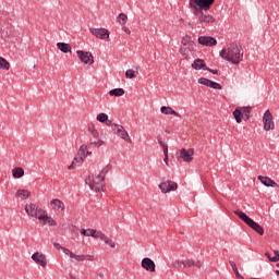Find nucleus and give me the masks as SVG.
I'll return each instance as SVG.
<instances>
[{
  "instance_id": "1",
  "label": "nucleus",
  "mask_w": 279,
  "mask_h": 279,
  "mask_svg": "<svg viewBox=\"0 0 279 279\" xmlns=\"http://www.w3.org/2000/svg\"><path fill=\"white\" fill-rule=\"evenodd\" d=\"M213 3H215V0H190V8L194 10V14L201 25L215 23L213 15L204 13V10H210Z\"/></svg>"
},
{
  "instance_id": "2",
  "label": "nucleus",
  "mask_w": 279,
  "mask_h": 279,
  "mask_svg": "<svg viewBox=\"0 0 279 279\" xmlns=\"http://www.w3.org/2000/svg\"><path fill=\"white\" fill-rule=\"evenodd\" d=\"M220 57L231 64H241L243 62V48L239 44H229L220 51Z\"/></svg>"
},
{
  "instance_id": "3",
  "label": "nucleus",
  "mask_w": 279,
  "mask_h": 279,
  "mask_svg": "<svg viewBox=\"0 0 279 279\" xmlns=\"http://www.w3.org/2000/svg\"><path fill=\"white\" fill-rule=\"evenodd\" d=\"M85 184L89 186L90 191L101 193L106 191V181L99 174H89L85 178Z\"/></svg>"
},
{
  "instance_id": "4",
  "label": "nucleus",
  "mask_w": 279,
  "mask_h": 279,
  "mask_svg": "<svg viewBox=\"0 0 279 279\" xmlns=\"http://www.w3.org/2000/svg\"><path fill=\"white\" fill-rule=\"evenodd\" d=\"M234 215H236L239 217V219L244 221V223H246V226H248V228H252V230L257 232V234H259L260 236H263V234H265V229H263V227L260 225H258L256 221H254L252 218L246 216L245 213L238 209V210H234Z\"/></svg>"
},
{
  "instance_id": "5",
  "label": "nucleus",
  "mask_w": 279,
  "mask_h": 279,
  "mask_svg": "<svg viewBox=\"0 0 279 279\" xmlns=\"http://www.w3.org/2000/svg\"><path fill=\"white\" fill-rule=\"evenodd\" d=\"M175 265L179 267V269H191V267H196L199 269L202 267V263L193 258L178 259Z\"/></svg>"
},
{
  "instance_id": "6",
  "label": "nucleus",
  "mask_w": 279,
  "mask_h": 279,
  "mask_svg": "<svg viewBox=\"0 0 279 279\" xmlns=\"http://www.w3.org/2000/svg\"><path fill=\"white\" fill-rule=\"evenodd\" d=\"M25 213L28 215V217H33L34 219H38L40 215L45 213V209H43L40 206L34 204V203H28L25 205Z\"/></svg>"
},
{
  "instance_id": "7",
  "label": "nucleus",
  "mask_w": 279,
  "mask_h": 279,
  "mask_svg": "<svg viewBox=\"0 0 279 279\" xmlns=\"http://www.w3.org/2000/svg\"><path fill=\"white\" fill-rule=\"evenodd\" d=\"M89 32L93 36H95V38L110 43V32L108 28H90Z\"/></svg>"
},
{
  "instance_id": "8",
  "label": "nucleus",
  "mask_w": 279,
  "mask_h": 279,
  "mask_svg": "<svg viewBox=\"0 0 279 279\" xmlns=\"http://www.w3.org/2000/svg\"><path fill=\"white\" fill-rule=\"evenodd\" d=\"M193 156H195V149L194 148H181L179 151V160H182L183 162H193Z\"/></svg>"
},
{
  "instance_id": "9",
  "label": "nucleus",
  "mask_w": 279,
  "mask_h": 279,
  "mask_svg": "<svg viewBox=\"0 0 279 279\" xmlns=\"http://www.w3.org/2000/svg\"><path fill=\"white\" fill-rule=\"evenodd\" d=\"M76 56H77L78 60L81 62H83V64H89L90 65V64L95 63L93 53H90V52H87V51H84V50H77Z\"/></svg>"
},
{
  "instance_id": "10",
  "label": "nucleus",
  "mask_w": 279,
  "mask_h": 279,
  "mask_svg": "<svg viewBox=\"0 0 279 279\" xmlns=\"http://www.w3.org/2000/svg\"><path fill=\"white\" fill-rule=\"evenodd\" d=\"M263 123H264V130L266 132H269V130H274V116L271 114V111L266 110L263 117Z\"/></svg>"
},
{
  "instance_id": "11",
  "label": "nucleus",
  "mask_w": 279,
  "mask_h": 279,
  "mask_svg": "<svg viewBox=\"0 0 279 279\" xmlns=\"http://www.w3.org/2000/svg\"><path fill=\"white\" fill-rule=\"evenodd\" d=\"M38 221L43 223V226H50L51 228H56L58 226V221L53 219V217L47 215V210H44V214L38 216Z\"/></svg>"
},
{
  "instance_id": "12",
  "label": "nucleus",
  "mask_w": 279,
  "mask_h": 279,
  "mask_svg": "<svg viewBox=\"0 0 279 279\" xmlns=\"http://www.w3.org/2000/svg\"><path fill=\"white\" fill-rule=\"evenodd\" d=\"M161 193H171V191H178V183L174 181H165L159 184Z\"/></svg>"
},
{
  "instance_id": "13",
  "label": "nucleus",
  "mask_w": 279,
  "mask_h": 279,
  "mask_svg": "<svg viewBox=\"0 0 279 279\" xmlns=\"http://www.w3.org/2000/svg\"><path fill=\"white\" fill-rule=\"evenodd\" d=\"M112 130L114 134L120 136V138H122L123 141H128L130 143V134H128V131H125V128H123V125L114 124L112 126Z\"/></svg>"
},
{
  "instance_id": "14",
  "label": "nucleus",
  "mask_w": 279,
  "mask_h": 279,
  "mask_svg": "<svg viewBox=\"0 0 279 279\" xmlns=\"http://www.w3.org/2000/svg\"><path fill=\"white\" fill-rule=\"evenodd\" d=\"M32 260H34V263H36V265H39L43 268L47 267V255L46 254L36 252L32 255Z\"/></svg>"
},
{
  "instance_id": "15",
  "label": "nucleus",
  "mask_w": 279,
  "mask_h": 279,
  "mask_svg": "<svg viewBox=\"0 0 279 279\" xmlns=\"http://www.w3.org/2000/svg\"><path fill=\"white\" fill-rule=\"evenodd\" d=\"M198 84H202L203 86H207L208 88H214L215 90H221V85L219 83L213 82L205 77L198 78Z\"/></svg>"
},
{
  "instance_id": "16",
  "label": "nucleus",
  "mask_w": 279,
  "mask_h": 279,
  "mask_svg": "<svg viewBox=\"0 0 279 279\" xmlns=\"http://www.w3.org/2000/svg\"><path fill=\"white\" fill-rule=\"evenodd\" d=\"M142 267L145 269V271H148L149 274H154L156 271V263L151 260V258L145 257L142 259Z\"/></svg>"
},
{
  "instance_id": "17",
  "label": "nucleus",
  "mask_w": 279,
  "mask_h": 279,
  "mask_svg": "<svg viewBox=\"0 0 279 279\" xmlns=\"http://www.w3.org/2000/svg\"><path fill=\"white\" fill-rule=\"evenodd\" d=\"M198 45H203L204 47H215L217 45V39L210 36H201L198 38Z\"/></svg>"
},
{
  "instance_id": "18",
  "label": "nucleus",
  "mask_w": 279,
  "mask_h": 279,
  "mask_svg": "<svg viewBox=\"0 0 279 279\" xmlns=\"http://www.w3.org/2000/svg\"><path fill=\"white\" fill-rule=\"evenodd\" d=\"M50 208L54 210V213H62V210H64L65 208V205L64 202L58 198H53L52 201H50Z\"/></svg>"
},
{
  "instance_id": "19",
  "label": "nucleus",
  "mask_w": 279,
  "mask_h": 279,
  "mask_svg": "<svg viewBox=\"0 0 279 279\" xmlns=\"http://www.w3.org/2000/svg\"><path fill=\"white\" fill-rule=\"evenodd\" d=\"M257 180H259V182H262L264 186H271L272 189H279L278 183H276V181L271 180V178L269 177L258 175Z\"/></svg>"
},
{
  "instance_id": "20",
  "label": "nucleus",
  "mask_w": 279,
  "mask_h": 279,
  "mask_svg": "<svg viewBox=\"0 0 279 279\" xmlns=\"http://www.w3.org/2000/svg\"><path fill=\"white\" fill-rule=\"evenodd\" d=\"M63 254H65V256H69L70 258H73L74 260H76V263H84V254L77 255L69 248H63Z\"/></svg>"
},
{
  "instance_id": "21",
  "label": "nucleus",
  "mask_w": 279,
  "mask_h": 279,
  "mask_svg": "<svg viewBox=\"0 0 279 279\" xmlns=\"http://www.w3.org/2000/svg\"><path fill=\"white\" fill-rule=\"evenodd\" d=\"M192 69H195V71H201V69H203V71H208V66H206V63L202 59H196L192 63Z\"/></svg>"
},
{
  "instance_id": "22",
  "label": "nucleus",
  "mask_w": 279,
  "mask_h": 279,
  "mask_svg": "<svg viewBox=\"0 0 279 279\" xmlns=\"http://www.w3.org/2000/svg\"><path fill=\"white\" fill-rule=\"evenodd\" d=\"M84 158L83 157H75L72 161V163L68 167L69 171H73L76 167H82L84 165Z\"/></svg>"
},
{
  "instance_id": "23",
  "label": "nucleus",
  "mask_w": 279,
  "mask_h": 279,
  "mask_svg": "<svg viewBox=\"0 0 279 279\" xmlns=\"http://www.w3.org/2000/svg\"><path fill=\"white\" fill-rule=\"evenodd\" d=\"M160 113L161 114H173V117H178V118L181 117L180 113H178L175 110H173V108L167 107V106H162L160 108Z\"/></svg>"
},
{
  "instance_id": "24",
  "label": "nucleus",
  "mask_w": 279,
  "mask_h": 279,
  "mask_svg": "<svg viewBox=\"0 0 279 279\" xmlns=\"http://www.w3.org/2000/svg\"><path fill=\"white\" fill-rule=\"evenodd\" d=\"M110 171H112V165L111 163H107L98 173V175L106 182V175H108V173H110Z\"/></svg>"
},
{
  "instance_id": "25",
  "label": "nucleus",
  "mask_w": 279,
  "mask_h": 279,
  "mask_svg": "<svg viewBox=\"0 0 279 279\" xmlns=\"http://www.w3.org/2000/svg\"><path fill=\"white\" fill-rule=\"evenodd\" d=\"M57 49H59V51H62V53H71L72 51L71 46L66 43H58Z\"/></svg>"
},
{
  "instance_id": "26",
  "label": "nucleus",
  "mask_w": 279,
  "mask_h": 279,
  "mask_svg": "<svg viewBox=\"0 0 279 279\" xmlns=\"http://www.w3.org/2000/svg\"><path fill=\"white\" fill-rule=\"evenodd\" d=\"M96 121H99V123H106V125H112V120L108 119L106 113H99L96 117Z\"/></svg>"
},
{
  "instance_id": "27",
  "label": "nucleus",
  "mask_w": 279,
  "mask_h": 279,
  "mask_svg": "<svg viewBox=\"0 0 279 279\" xmlns=\"http://www.w3.org/2000/svg\"><path fill=\"white\" fill-rule=\"evenodd\" d=\"M195 46H181L180 53L183 58H189L190 53L193 51Z\"/></svg>"
},
{
  "instance_id": "28",
  "label": "nucleus",
  "mask_w": 279,
  "mask_h": 279,
  "mask_svg": "<svg viewBox=\"0 0 279 279\" xmlns=\"http://www.w3.org/2000/svg\"><path fill=\"white\" fill-rule=\"evenodd\" d=\"M12 175L15 180H19L20 178H23V175H25V170L21 167L14 168L12 170Z\"/></svg>"
},
{
  "instance_id": "29",
  "label": "nucleus",
  "mask_w": 279,
  "mask_h": 279,
  "mask_svg": "<svg viewBox=\"0 0 279 279\" xmlns=\"http://www.w3.org/2000/svg\"><path fill=\"white\" fill-rule=\"evenodd\" d=\"M110 97H123L125 95V89L123 88H114L109 90Z\"/></svg>"
},
{
  "instance_id": "30",
  "label": "nucleus",
  "mask_w": 279,
  "mask_h": 279,
  "mask_svg": "<svg viewBox=\"0 0 279 279\" xmlns=\"http://www.w3.org/2000/svg\"><path fill=\"white\" fill-rule=\"evenodd\" d=\"M29 195H32V192L28 190H17L15 193V197H22V199L29 198Z\"/></svg>"
},
{
  "instance_id": "31",
  "label": "nucleus",
  "mask_w": 279,
  "mask_h": 279,
  "mask_svg": "<svg viewBox=\"0 0 279 279\" xmlns=\"http://www.w3.org/2000/svg\"><path fill=\"white\" fill-rule=\"evenodd\" d=\"M186 46H195V43L191 38V36H184L181 41V47H186Z\"/></svg>"
},
{
  "instance_id": "32",
  "label": "nucleus",
  "mask_w": 279,
  "mask_h": 279,
  "mask_svg": "<svg viewBox=\"0 0 279 279\" xmlns=\"http://www.w3.org/2000/svg\"><path fill=\"white\" fill-rule=\"evenodd\" d=\"M0 69L2 71H10V62L3 57H0Z\"/></svg>"
},
{
  "instance_id": "33",
  "label": "nucleus",
  "mask_w": 279,
  "mask_h": 279,
  "mask_svg": "<svg viewBox=\"0 0 279 279\" xmlns=\"http://www.w3.org/2000/svg\"><path fill=\"white\" fill-rule=\"evenodd\" d=\"M86 151H87V145L83 144L78 148L77 156L80 158H84V160H86Z\"/></svg>"
},
{
  "instance_id": "34",
  "label": "nucleus",
  "mask_w": 279,
  "mask_h": 279,
  "mask_svg": "<svg viewBox=\"0 0 279 279\" xmlns=\"http://www.w3.org/2000/svg\"><path fill=\"white\" fill-rule=\"evenodd\" d=\"M233 117L236 123H241L243 121V111H241V109H235L233 111Z\"/></svg>"
},
{
  "instance_id": "35",
  "label": "nucleus",
  "mask_w": 279,
  "mask_h": 279,
  "mask_svg": "<svg viewBox=\"0 0 279 279\" xmlns=\"http://www.w3.org/2000/svg\"><path fill=\"white\" fill-rule=\"evenodd\" d=\"M102 241H104V243H106V245H109V247H111V250H114V247H117V244L114 243V241L112 239H110L108 235H105Z\"/></svg>"
},
{
  "instance_id": "36",
  "label": "nucleus",
  "mask_w": 279,
  "mask_h": 279,
  "mask_svg": "<svg viewBox=\"0 0 279 279\" xmlns=\"http://www.w3.org/2000/svg\"><path fill=\"white\" fill-rule=\"evenodd\" d=\"M231 267H232V270H233V274L235 275V277L238 279H245L243 278V276H241V272H239V268L236 267V264L234 262H229Z\"/></svg>"
},
{
  "instance_id": "37",
  "label": "nucleus",
  "mask_w": 279,
  "mask_h": 279,
  "mask_svg": "<svg viewBox=\"0 0 279 279\" xmlns=\"http://www.w3.org/2000/svg\"><path fill=\"white\" fill-rule=\"evenodd\" d=\"M117 22L120 25H125V23H128V15L125 13H120L117 17Z\"/></svg>"
},
{
  "instance_id": "38",
  "label": "nucleus",
  "mask_w": 279,
  "mask_h": 279,
  "mask_svg": "<svg viewBox=\"0 0 279 279\" xmlns=\"http://www.w3.org/2000/svg\"><path fill=\"white\" fill-rule=\"evenodd\" d=\"M95 233V229H82L81 230V234H83V236H94Z\"/></svg>"
},
{
  "instance_id": "39",
  "label": "nucleus",
  "mask_w": 279,
  "mask_h": 279,
  "mask_svg": "<svg viewBox=\"0 0 279 279\" xmlns=\"http://www.w3.org/2000/svg\"><path fill=\"white\" fill-rule=\"evenodd\" d=\"M106 238V234L101 231L94 230L93 239H100V241H104Z\"/></svg>"
},
{
  "instance_id": "40",
  "label": "nucleus",
  "mask_w": 279,
  "mask_h": 279,
  "mask_svg": "<svg viewBox=\"0 0 279 279\" xmlns=\"http://www.w3.org/2000/svg\"><path fill=\"white\" fill-rule=\"evenodd\" d=\"M125 77H126V80H134V77H136V71L126 70Z\"/></svg>"
},
{
  "instance_id": "41",
  "label": "nucleus",
  "mask_w": 279,
  "mask_h": 279,
  "mask_svg": "<svg viewBox=\"0 0 279 279\" xmlns=\"http://www.w3.org/2000/svg\"><path fill=\"white\" fill-rule=\"evenodd\" d=\"M106 144V142H104L102 140H98L97 142H92L89 144L90 147L95 146V147H101Z\"/></svg>"
},
{
  "instance_id": "42",
  "label": "nucleus",
  "mask_w": 279,
  "mask_h": 279,
  "mask_svg": "<svg viewBox=\"0 0 279 279\" xmlns=\"http://www.w3.org/2000/svg\"><path fill=\"white\" fill-rule=\"evenodd\" d=\"M242 116L245 114L246 119H250V108L248 107H242L240 108Z\"/></svg>"
},
{
  "instance_id": "43",
  "label": "nucleus",
  "mask_w": 279,
  "mask_h": 279,
  "mask_svg": "<svg viewBox=\"0 0 279 279\" xmlns=\"http://www.w3.org/2000/svg\"><path fill=\"white\" fill-rule=\"evenodd\" d=\"M275 256L270 258V263H278L279 262V251H274Z\"/></svg>"
},
{
  "instance_id": "44",
  "label": "nucleus",
  "mask_w": 279,
  "mask_h": 279,
  "mask_svg": "<svg viewBox=\"0 0 279 279\" xmlns=\"http://www.w3.org/2000/svg\"><path fill=\"white\" fill-rule=\"evenodd\" d=\"M95 259V255H83V262L88 260L89 263H93Z\"/></svg>"
},
{
  "instance_id": "45",
  "label": "nucleus",
  "mask_w": 279,
  "mask_h": 279,
  "mask_svg": "<svg viewBox=\"0 0 279 279\" xmlns=\"http://www.w3.org/2000/svg\"><path fill=\"white\" fill-rule=\"evenodd\" d=\"M90 134L94 138H99V131H97V129H93L90 131Z\"/></svg>"
},
{
  "instance_id": "46",
  "label": "nucleus",
  "mask_w": 279,
  "mask_h": 279,
  "mask_svg": "<svg viewBox=\"0 0 279 279\" xmlns=\"http://www.w3.org/2000/svg\"><path fill=\"white\" fill-rule=\"evenodd\" d=\"M53 247H56V250H66L65 247H63L62 245H60V243H53Z\"/></svg>"
},
{
  "instance_id": "47",
  "label": "nucleus",
  "mask_w": 279,
  "mask_h": 279,
  "mask_svg": "<svg viewBox=\"0 0 279 279\" xmlns=\"http://www.w3.org/2000/svg\"><path fill=\"white\" fill-rule=\"evenodd\" d=\"M158 143L162 149H165V147H168L167 143H165L162 140H158Z\"/></svg>"
},
{
  "instance_id": "48",
  "label": "nucleus",
  "mask_w": 279,
  "mask_h": 279,
  "mask_svg": "<svg viewBox=\"0 0 279 279\" xmlns=\"http://www.w3.org/2000/svg\"><path fill=\"white\" fill-rule=\"evenodd\" d=\"M163 149V155L169 156V146H166Z\"/></svg>"
},
{
  "instance_id": "49",
  "label": "nucleus",
  "mask_w": 279,
  "mask_h": 279,
  "mask_svg": "<svg viewBox=\"0 0 279 279\" xmlns=\"http://www.w3.org/2000/svg\"><path fill=\"white\" fill-rule=\"evenodd\" d=\"M122 29H123V32H125V34H132V31H130V28H128V27H123Z\"/></svg>"
},
{
  "instance_id": "50",
  "label": "nucleus",
  "mask_w": 279,
  "mask_h": 279,
  "mask_svg": "<svg viewBox=\"0 0 279 279\" xmlns=\"http://www.w3.org/2000/svg\"><path fill=\"white\" fill-rule=\"evenodd\" d=\"M163 162H166V165L169 166V155H166V156H165Z\"/></svg>"
},
{
  "instance_id": "51",
  "label": "nucleus",
  "mask_w": 279,
  "mask_h": 279,
  "mask_svg": "<svg viewBox=\"0 0 279 279\" xmlns=\"http://www.w3.org/2000/svg\"><path fill=\"white\" fill-rule=\"evenodd\" d=\"M207 71H209V72L213 73L214 75H217V73H219V71H217V70H210V69H208Z\"/></svg>"
},
{
  "instance_id": "52",
  "label": "nucleus",
  "mask_w": 279,
  "mask_h": 279,
  "mask_svg": "<svg viewBox=\"0 0 279 279\" xmlns=\"http://www.w3.org/2000/svg\"><path fill=\"white\" fill-rule=\"evenodd\" d=\"M85 155H86V158H87V156H92L93 155V151L88 150V148H87V151H85Z\"/></svg>"
},
{
  "instance_id": "53",
  "label": "nucleus",
  "mask_w": 279,
  "mask_h": 279,
  "mask_svg": "<svg viewBox=\"0 0 279 279\" xmlns=\"http://www.w3.org/2000/svg\"><path fill=\"white\" fill-rule=\"evenodd\" d=\"M265 256H266V258H268V260H271V258H274V257H271V255H269V253H265Z\"/></svg>"
},
{
  "instance_id": "54",
  "label": "nucleus",
  "mask_w": 279,
  "mask_h": 279,
  "mask_svg": "<svg viewBox=\"0 0 279 279\" xmlns=\"http://www.w3.org/2000/svg\"><path fill=\"white\" fill-rule=\"evenodd\" d=\"M276 275L279 276V270H276Z\"/></svg>"
},
{
  "instance_id": "55",
  "label": "nucleus",
  "mask_w": 279,
  "mask_h": 279,
  "mask_svg": "<svg viewBox=\"0 0 279 279\" xmlns=\"http://www.w3.org/2000/svg\"><path fill=\"white\" fill-rule=\"evenodd\" d=\"M277 267H279V264H277Z\"/></svg>"
}]
</instances>
